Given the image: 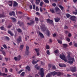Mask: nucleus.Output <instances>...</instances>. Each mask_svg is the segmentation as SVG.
<instances>
[{"mask_svg": "<svg viewBox=\"0 0 77 77\" xmlns=\"http://www.w3.org/2000/svg\"><path fill=\"white\" fill-rule=\"evenodd\" d=\"M40 72H38V74L39 75H40L41 77H44V69L43 68H41L40 69Z\"/></svg>", "mask_w": 77, "mask_h": 77, "instance_id": "f257e3e1", "label": "nucleus"}, {"mask_svg": "<svg viewBox=\"0 0 77 77\" xmlns=\"http://www.w3.org/2000/svg\"><path fill=\"white\" fill-rule=\"evenodd\" d=\"M55 11L56 12L57 14H60L61 12V11L60 10L58 7H55Z\"/></svg>", "mask_w": 77, "mask_h": 77, "instance_id": "f03ea898", "label": "nucleus"}, {"mask_svg": "<svg viewBox=\"0 0 77 77\" xmlns=\"http://www.w3.org/2000/svg\"><path fill=\"white\" fill-rule=\"evenodd\" d=\"M29 47L28 46H26V51H25V54H26L27 56H28L29 54L30 53V52L29 51Z\"/></svg>", "mask_w": 77, "mask_h": 77, "instance_id": "7ed1b4c3", "label": "nucleus"}, {"mask_svg": "<svg viewBox=\"0 0 77 77\" xmlns=\"http://www.w3.org/2000/svg\"><path fill=\"white\" fill-rule=\"evenodd\" d=\"M46 22L47 23L50 24H52L53 25V20H51L49 19H46Z\"/></svg>", "mask_w": 77, "mask_h": 77, "instance_id": "20e7f679", "label": "nucleus"}, {"mask_svg": "<svg viewBox=\"0 0 77 77\" xmlns=\"http://www.w3.org/2000/svg\"><path fill=\"white\" fill-rule=\"evenodd\" d=\"M70 69L72 72H74L76 71V67H71L70 68Z\"/></svg>", "mask_w": 77, "mask_h": 77, "instance_id": "39448f33", "label": "nucleus"}, {"mask_svg": "<svg viewBox=\"0 0 77 77\" xmlns=\"http://www.w3.org/2000/svg\"><path fill=\"white\" fill-rule=\"evenodd\" d=\"M41 29L42 31L43 32H45L46 30V28H45V25L43 24L41 27Z\"/></svg>", "mask_w": 77, "mask_h": 77, "instance_id": "423d86ee", "label": "nucleus"}, {"mask_svg": "<svg viewBox=\"0 0 77 77\" xmlns=\"http://www.w3.org/2000/svg\"><path fill=\"white\" fill-rule=\"evenodd\" d=\"M14 59L16 61L17 60V61H19V60H20V59H21V55H18L17 57H14Z\"/></svg>", "mask_w": 77, "mask_h": 77, "instance_id": "0eeeda50", "label": "nucleus"}, {"mask_svg": "<svg viewBox=\"0 0 77 77\" xmlns=\"http://www.w3.org/2000/svg\"><path fill=\"white\" fill-rule=\"evenodd\" d=\"M75 18H76L75 16H72L71 17L70 19L71 20L73 21H75Z\"/></svg>", "mask_w": 77, "mask_h": 77, "instance_id": "6e6552de", "label": "nucleus"}, {"mask_svg": "<svg viewBox=\"0 0 77 77\" xmlns=\"http://www.w3.org/2000/svg\"><path fill=\"white\" fill-rule=\"evenodd\" d=\"M17 44H19L20 43L21 41V37L19 36V38L17 39Z\"/></svg>", "mask_w": 77, "mask_h": 77, "instance_id": "1a4fd4ad", "label": "nucleus"}, {"mask_svg": "<svg viewBox=\"0 0 77 77\" xmlns=\"http://www.w3.org/2000/svg\"><path fill=\"white\" fill-rule=\"evenodd\" d=\"M54 20L56 23H58V22H59V21H60V18H59L58 17H57L56 18H54Z\"/></svg>", "mask_w": 77, "mask_h": 77, "instance_id": "9d476101", "label": "nucleus"}, {"mask_svg": "<svg viewBox=\"0 0 77 77\" xmlns=\"http://www.w3.org/2000/svg\"><path fill=\"white\" fill-rule=\"evenodd\" d=\"M12 15L13 16H15V12L14 11H12V12H10L9 13V15L10 16H12Z\"/></svg>", "mask_w": 77, "mask_h": 77, "instance_id": "9b49d317", "label": "nucleus"}, {"mask_svg": "<svg viewBox=\"0 0 77 77\" xmlns=\"http://www.w3.org/2000/svg\"><path fill=\"white\" fill-rule=\"evenodd\" d=\"M65 57V55L63 54H60V59H61L62 60Z\"/></svg>", "mask_w": 77, "mask_h": 77, "instance_id": "f8f14e48", "label": "nucleus"}, {"mask_svg": "<svg viewBox=\"0 0 77 77\" xmlns=\"http://www.w3.org/2000/svg\"><path fill=\"white\" fill-rule=\"evenodd\" d=\"M51 74H52V75H53V76H54L56 75H57V72L55 71L51 72Z\"/></svg>", "mask_w": 77, "mask_h": 77, "instance_id": "ddd939ff", "label": "nucleus"}, {"mask_svg": "<svg viewBox=\"0 0 77 77\" xmlns=\"http://www.w3.org/2000/svg\"><path fill=\"white\" fill-rule=\"evenodd\" d=\"M63 75V73L61 72H57V76H60V75Z\"/></svg>", "mask_w": 77, "mask_h": 77, "instance_id": "4468645a", "label": "nucleus"}, {"mask_svg": "<svg viewBox=\"0 0 77 77\" xmlns=\"http://www.w3.org/2000/svg\"><path fill=\"white\" fill-rule=\"evenodd\" d=\"M18 5V3L17 2L15 1H14V4H13V7H16V6H17Z\"/></svg>", "mask_w": 77, "mask_h": 77, "instance_id": "2eb2a0df", "label": "nucleus"}, {"mask_svg": "<svg viewBox=\"0 0 77 77\" xmlns=\"http://www.w3.org/2000/svg\"><path fill=\"white\" fill-rule=\"evenodd\" d=\"M50 31L48 29H47L46 30V35L48 36H50Z\"/></svg>", "mask_w": 77, "mask_h": 77, "instance_id": "dca6fc26", "label": "nucleus"}, {"mask_svg": "<svg viewBox=\"0 0 77 77\" xmlns=\"http://www.w3.org/2000/svg\"><path fill=\"white\" fill-rule=\"evenodd\" d=\"M8 33H9V34H10V35L11 36H14V33H12L11 32V31L10 30H8Z\"/></svg>", "mask_w": 77, "mask_h": 77, "instance_id": "f3484780", "label": "nucleus"}, {"mask_svg": "<svg viewBox=\"0 0 77 77\" xmlns=\"http://www.w3.org/2000/svg\"><path fill=\"white\" fill-rule=\"evenodd\" d=\"M39 35L40 36V37H41L42 38H44V35H43V34L41 32H39Z\"/></svg>", "mask_w": 77, "mask_h": 77, "instance_id": "a211bd4d", "label": "nucleus"}, {"mask_svg": "<svg viewBox=\"0 0 77 77\" xmlns=\"http://www.w3.org/2000/svg\"><path fill=\"white\" fill-rule=\"evenodd\" d=\"M70 61H73V62H75V60H74V58H73L72 57H70L69 59H68Z\"/></svg>", "mask_w": 77, "mask_h": 77, "instance_id": "6ab92c4d", "label": "nucleus"}, {"mask_svg": "<svg viewBox=\"0 0 77 77\" xmlns=\"http://www.w3.org/2000/svg\"><path fill=\"white\" fill-rule=\"evenodd\" d=\"M35 51L37 53V56H39V51H38V49L36 48L35 49Z\"/></svg>", "mask_w": 77, "mask_h": 77, "instance_id": "aec40b11", "label": "nucleus"}, {"mask_svg": "<svg viewBox=\"0 0 77 77\" xmlns=\"http://www.w3.org/2000/svg\"><path fill=\"white\" fill-rule=\"evenodd\" d=\"M59 7L60 8V9H61V11H63V9H64V7H63L61 5H60L59 6Z\"/></svg>", "mask_w": 77, "mask_h": 77, "instance_id": "412c9836", "label": "nucleus"}, {"mask_svg": "<svg viewBox=\"0 0 77 77\" xmlns=\"http://www.w3.org/2000/svg\"><path fill=\"white\" fill-rule=\"evenodd\" d=\"M2 30H4V31H6V29H5L3 26L0 27V29Z\"/></svg>", "mask_w": 77, "mask_h": 77, "instance_id": "4be33fe9", "label": "nucleus"}, {"mask_svg": "<svg viewBox=\"0 0 77 77\" xmlns=\"http://www.w3.org/2000/svg\"><path fill=\"white\" fill-rule=\"evenodd\" d=\"M18 24H20L19 25L20 26H23V25H24V23L23 22H21L20 21H18Z\"/></svg>", "mask_w": 77, "mask_h": 77, "instance_id": "5701e85b", "label": "nucleus"}, {"mask_svg": "<svg viewBox=\"0 0 77 77\" xmlns=\"http://www.w3.org/2000/svg\"><path fill=\"white\" fill-rule=\"evenodd\" d=\"M26 69H27L28 71H30V68L29 67V66H27L26 67Z\"/></svg>", "mask_w": 77, "mask_h": 77, "instance_id": "b1692460", "label": "nucleus"}, {"mask_svg": "<svg viewBox=\"0 0 77 77\" xmlns=\"http://www.w3.org/2000/svg\"><path fill=\"white\" fill-rule=\"evenodd\" d=\"M34 23V21H32L30 23H27V24H28L29 25H31V24H33Z\"/></svg>", "mask_w": 77, "mask_h": 77, "instance_id": "393cba45", "label": "nucleus"}, {"mask_svg": "<svg viewBox=\"0 0 77 77\" xmlns=\"http://www.w3.org/2000/svg\"><path fill=\"white\" fill-rule=\"evenodd\" d=\"M40 2V0H36L35 3L36 5H39Z\"/></svg>", "mask_w": 77, "mask_h": 77, "instance_id": "a878e982", "label": "nucleus"}, {"mask_svg": "<svg viewBox=\"0 0 77 77\" xmlns=\"http://www.w3.org/2000/svg\"><path fill=\"white\" fill-rule=\"evenodd\" d=\"M11 19L12 20V21H13L14 22H15L16 21V19L14 17H11Z\"/></svg>", "mask_w": 77, "mask_h": 77, "instance_id": "bb28decb", "label": "nucleus"}, {"mask_svg": "<svg viewBox=\"0 0 77 77\" xmlns=\"http://www.w3.org/2000/svg\"><path fill=\"white\" fill-rule=\"evenodd\" d=\"M37 63L36 61H35V60L33 59L32 60V63L33 65H35V64H36Z\"/></svg>", "mask_w": 77, "mask_h": 77, "instance_id": "cd10ccee", "label": "nucleus"}, {"mask_svg": "<svg viewBox=\"0 0 77 77\" xmlns=\"http://www.w3.org/2000/svg\"><path fill=\"white\" fill-rule=\"evenodd\" d=\"M66 15L67 17V18H69V17H70L71 16V15H70V14H66Z\"/></svg>", "mask_w": 77, "mask_h": 77, "instance_id": "c85d7f7f", "label": "nucleus"}, {"mask_svg": "<svg viewBox=\"0 0 77 77\" xmlns=\"http://www.w3.org/2000/svg\"><path fill=\"white\" fill-rule=\"evenodd\" d=\"M12 24L11 23L8 26V29H10L11 27H12Z\"/></svg>", "mask_w": 77, "mask_h": 77, "instance_id": "c756f323", "label": "nucleus"}, {"mask_svg": "<svg viewBox=\"0 0 77 77\" xmlns=\"http://www.w3.org/2000/svg\"><path fill=\"white\" fill-rule=\"evenodd\" d=\"M23 48H24V45H21L20 47V50H23Z\"/></svg>", "mask_w": 77, "mask_h": 77, "instance_id": "7c9ffc66", "label": "nucleus"}, {"mask_svg": "<svg viewBox=\"0 0 77 77\" xmlns=\"http://www.w3.org/2000/svg\"><path fill=\"white\" fill-rule=\"evenodd\" d=\"M51 75H52V74H51V72H50V73H48V74L46 76V77H51Z\"/></svg>", "mask_w": 77, "mask_h": 77, "instance_id": "2f4dec72", "label": "nucleus"}, {"mask_svg": "<svg viewBox=\"0 0 77 77\" xmlns=\"http://www.w3.org/2000/svg\"><path fill=\"white\" fill-rule=\"evenodd\" d=\"M17 31L18 32H19V33H21V32H22V30L20 28H18L17 29Z\"/></svg>", "mask_w": 77, "mask_h": 77, "instance_id": "473e14b6", "label": "nucleus"}, {"mask_svg": "<svg viewBox=\"0 0 77 77\" xmlns=\"http://www.w3.org/2000/svg\"><path fill=\"white\" fill-rule=\"evenodd\" d=\"M24 74H25V72H22L20 75V76H23L24 77Z\"/></svg>", "mask_w": 77, "mask_h": 77, "instance_id": "72a5a7b5", "label": "nucleus"}, {"mask_svg": "<svg viewBox=\"0 0 77 77\" xmlns=\"http://www.w3.org/2000/svg\"><path fill=\"white\" fill-rule=\"evenodd\" d=\"M50 11L52 13H54V11L53 8L50 9Z\"/></svg>", "mask_w": 77, "mask_h": 77, "instance_id": "f704fd0d", "label": "nucleus"}, {"mask_svg": "<svg viewBox=\"0 0 77 77\" xmlns=\"http://www.w3.org/2000/svg\"><path fill=\"white\" fill-rule=\"evenodd\" d=\"M63 45L64 48H66L68 47V45L66 44H63Z\"/></svg>", "mask_w": 77, "mask_h": 77, "instance_id": "c9c22d12", "label": "nucleus"}, {"mask_svg": "<svg viewBox=\"0 0 77 77\" xmlns=\"http://www.w3.org/2000/svg\"><path fill=\"white\" fill-rule=\"evenodd\" d=\"M5 39H6V40H7V41H9V40H10V39H9V37L6 36L5 37Z\"/></svg>", "mask_w": 77, "mask_h": 77, "instance_id": "e433bc0d", "label": "nucleus"}, {"mask_svg": "<svg viewBox=\"0 0 77 77\" xmlns=\"http://www.w3.org/2000/svg\"><path fill=\"white\" fill-rule=\"evenodd\" d=\"M57 41H58V43H59V44H62V41L59 40L58 39L57 40Z\"/></svg>", "mask_w": 77, "mask_h": 77, "instance_id": "4c0bfd02", "label": "nucleus"}, {"mask_svg": "<svg viewBox=\"0 0 77 77\" xmlns=\"http://www.w3.org/2000/svg\"><path fill=\"white\" fill-rule=\"evenodd\" d=\"M44 1L46 3H49V1L48 0H44Z\"/></svg>", "mask_w": 77, "mask_h": 77, "instance_id": "58836bf2", "label": "nucleus"}, {"mask_svg": "<svg viewBox=\"0 0 77 77\" xmlns=\"http://www.w3.org/2000/svg\"><path fill=\"white\" fill-rule=\"evenodd\" d=\"M46 53H47V54H48V55H50V51L48 50L47 51Z\"/></svg>", "mask_w": 77, "mask_h": 77, "instance_id": "ea45409f", "label": "nucleus"}, {"mask_svg": "<svg viewBox=\"0 0 77 77\" xmlns=\"http://www.w3.org/2000/svg\"><path fill=\"white\" fill-rule=\"evenodd\" d=\"M4 16L3 14H0V18H3L4 17Z\"/></svg>", "mask_w": 77, "mask_h": 77, "instance_id": "a19ab883", "label": "nucleus"}, {"mask_svg": "<svg viewBox=\"0 0 77 77\" xmlns=\"http://www.w3.org/2000/svg\"><path fill=\"white\" fill-rule=\"evenodd\" d=\"M46 49L47 50H48V49H50V46L48 45H47L46 46Z\"/></svg>", "mask_w": 77, "mask_h": 77, "instance_id": "79ce46f5", "label": "nucleus"}, {"mask_svg": "<svg viewBox=\"0 0 77 77\" xmlns=\"http://www.w3.org/2000/svg\"><path fill=\"white\" fill-rule=\"evenodd\" d=\"M35 21L37 22L39 21V19L38 17H35Z\"/></svg>", "mask_w": 77, "mask_h": 77, "instance_id": "37998d69", "label": "nucleus"}, {"mask_svg": "<svg viewBox=\"0 0 77 77\" xmlns=\"http://www.w3.org/2000/svg\"><path fill=\"white\" fill-rule=\"evenodd\" d=\"M2 46L5 49H6V48H7V46H6L5 45H2Z\"/></svg>", "mask_w": 77, "mask_h": 77, "instance_id": "c03bdc74", "label": "nucleus"}, {"mask_svg": "<svg viewBox=\"0 0 77 77\" xmlns=\"http://www.w3.org/2000/svg\"><path fill=\"white\" fill-rule=\"evenodd\" d=\"M43 5V2H40V6L41 7H42V5Z\"/></svg>", "mask_w": 77, "mask_h": 77, "instance_id": "a18cd8bd", "label": "nucleus"}, {"mask_svg": "<svg viewBox=\"0 0 77 77\" xmlns=\"http://www.w3.org/2000/svg\"><path fill=\"white\" fill-rule=\"evenodd\" d=\"M64 29H68V27L67 26L65 25L64 28Z\"/></svg>", "mask_w": 77, "mask_h": 77, "instance_id": "49530a36", "label": "nucleus"}, {"mask_svg": "<svg viewBox=\"0 0 77 77\" xmlns=\"http://www.w3.org/2000/svg\"><path fill=\"white\" fill-rule=\"evenodd\" d=\"M52 68L53 69H56V66H52Z\"/></svg>", "mask_w": 77, "mask_h": 77, "instance_id": "de8ad7c7", "label": "nucleus"}, {"mask_svg": "<svg viewBox=\"0 0 77 77\" xmlns=\"http://www.w3.org/2000/svg\"><path fill=\"white\" fill-rule=\"evenodd\" d=\"M73 62H74V61H69L68 62V63H69L70 64H72V63H73Z\"/></svg>", "mask_w": 77, "mask_h": 77, "instance_id": "09e8293b", "label": "nucleus"}, {"mask_svg": "<svg viewBox=\"0 0 77 77\" xmlns=\"http://www.w3.org/2000/svg\"><path fill=\"white\" fill-rule=\"evenodd\" d=\"M66 41H68V42H70V38H66Z\"/></svg>", "mask_w": 77, "mask_h": 77, "instance_id": "8fccbe9b", "label": "nucleus"}, {"mask_svg": "<svg viewBox=\"0 0 77 77\" xmlns=\"http://www.w3.org/2000/svg\"><path fill=\"white\" fill-rule=\"evenodd\" d=\"M64 61L65 62H67V60H66V59L65 57L63 58V59Z\"/></svg>", "mask_w": 77, "mask_h": 77, "instance_id": "3c124183", "label": "nucleus"}, {"mask_svg": "<svg viewBox=\"0 0 77 77\" xmlns=\"http://www.w3.org/2000/svg\"><path fill=\"white\" fill-rule=\"evenodd\" d=\"M29 9H32V5H30L29 6Z\"/></svg>", "mask_w": 77, "mask_h": 77, "instance_id": "603ef678", "label": "nucleus"}, {"mask_svg": "<svg viewBox=\"0 0 77 77\" xmlns=\"http://www.w3.org/2000/svg\"><path fill=\"white\" fill-rule=\"evenodd\" d=\"M41 65H45V63L42 61H41Z\"/></svg>", "mask_w": 77, "mask_h": 77, "instance_id": "864d4df0", "label": "nucleus"}, {"mask_svg": "<svg viewBox=\"0 0 77 77\" xmlns=\"http://www.w3.org/2000/svg\"><path fill=\"white\" fill-rule=\"evenodd\" d=\"M40 11L41 12H42V11H43L42 8L41 7L40 8Z\"/></svg>", "mask_w": 77, "mask_h": 77, "instance_id": "5fc2aeb1", "label": "nucleus"}, {"mask_svg": "<svg viewBox=\"0 0 77 77\" xmlns=\"http://www.w3.org/2000/svg\"><path fill=\"white\" fill-rule=\"evenodd\" d=\"M23 70H21L20 71H19V72H18V74H20L21 72H23Z\"/></svg>", "mask_w": 77, "mask_h": 77, "instance_id": "6e6d98bb", "label": "nucleus"}, {"mask_svg": "<svg viewBox=\"0 0 77 77\" xmlns=\"http://www.w3.org/2000/svg\"><path fill=\"white\" fill-rule=\"evenodd\" d=\"M68 33H69V32H68V31H66V30L65 31V33L66 34H68Z\"/></svg>", "mask_w": 77, "mask_h": 77, "instance_id": "4d7b16f0", "label": "nucleus"}, {"mask_svg": "<svg viewBox=\"0 0 77 77\" xmlns=\"http://www.w3.org/2000/svg\"><path fill=\"white\" fill-rule=\"evenodd\" d=\"M72 75H74V76H75V77H77V74L76 73H73L72 74Z\"/></svg>", "mask_w": 77, "mask_h": 77, "instance_id": "13d9d810", "label": "nucleus"}, {"mask_svg": "<svg viewBox=\"0 0 77 77\" xmlns=\"http://www.w3.org/2000/svg\"><path fill=\"white\" fill-rule=\"evenodd\" d=\"M59 66H60V67H61V68H62L63 67L62 64H59Z\"/></svg>", "mask_w": 77, "mask_h": 77, "instance_id": "bf43d9fd", "label": "nucleus"}, {"mask_svg": "<svg viewBox=\"0 0 77 77\" xmlns=\"http://www.w3.org/2000/svg\"><path fill=\"white\" fill-rule=\"evenodd\" d=\"M52 5L53 6H54V7H55V6H56V4H55V3H53V4H52Z\"/></svg>", "mask_w": 77, "mask_h": 77, "instance_id": "052dcab7", "label": "nucleus"}, {"mask_svg": "<svg viewBox=\"0 0 77 77\" xmlns=\"http://www.w3.org/2000/svg\"><path fill=\"white\" fill-rule=\"evenodd\" d=\"M67 57L68 59H69V58H70V54H68V55L67 56Z\"/></svg>", "mask_w": 77, "mask_h": 77, "instance_id": "680f3d73", "label": "nucleus"}, {"mask_svg": "<svg viewBox=\"0 0 77 77\" xmlns=\"http://www.w3.org/2000/svg\"><path fill=\"white\" fill-rule=\"evenodd\" d=\"M38 64H36L34 66L35 68L36 69V68H37V67H38Z\"/></svg>", "mask_w": 77, "mask_h": 77, "instance_id": "e2e57ef3", "label": "nucleus"}, {"mask_svg": "<svg viewBox=\"0 0 77 77\" xmlns=\"http://www.w3.org/2000/svg\"><path fill=\"white\" fill-rule=\"evenodd\" d=\"M73 14H74L75 15H77V12H73Z\"/></svg>", "mask_w": 77, "mask_h": 77, "instance_id": "0e129e2a", "label": "nucleus"}, {"mask_svg": "<svg viewBox=\"0 0 77 77\" xmlns=\"http://www.w3.org/2000/svg\"><path fill=\"white\" fill-rule=\"evenodd\" d=\"M53 37H56V33H54L53 35Z\"/></svg>", "mask_w": 77, "mask_h": 77, "instance_id": "69168bd1", "label": "nucleus"}, {"mask_svg": "<svg viewBox=\"0 0 77 77\" xmlns=\"http://www.w3.org/2000/svg\"><path fill=\"white\" fill-rule=\"evenodd\" d=\"M68 36L69 37H71V33H69L68 35Z\"/></svg>", "mask_w": 77, "mask_h": 77, "instance_id": "338daca9", "label": "nucleus"}, {"mask_svg": "<svg viewBox=\"0 0 77 77\" xmlns=\"http://www.w3.org/2000/svg\"><path fill=\"white\" fill-rule=\"evenodd\" d=\"M74 46L75 47H77V43H75L74 44Z\"/></svg>", "mask_w": 77, "mask_h": 77, "instance_id": "774afa93", "label": "nucleus"}]
</instances>
